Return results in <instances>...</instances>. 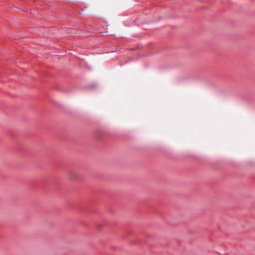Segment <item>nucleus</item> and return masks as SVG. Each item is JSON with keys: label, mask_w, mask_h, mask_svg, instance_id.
<instances>
[{"label": "nucleus", "mask_w": 255, "mask_h": 255, "mask_svg": "<svg viewBox=\"0 0 255 255\" xmlns=\"http://www.w3.org/2000/svg\"><path fill=\"white\" fill-rule=\"evenodd\" d=\"M68 176V177L72 180H76L78 177V174L74 171L69 172Z\"/></svg>", "instance_id": "obj_1"}]
</instances>
